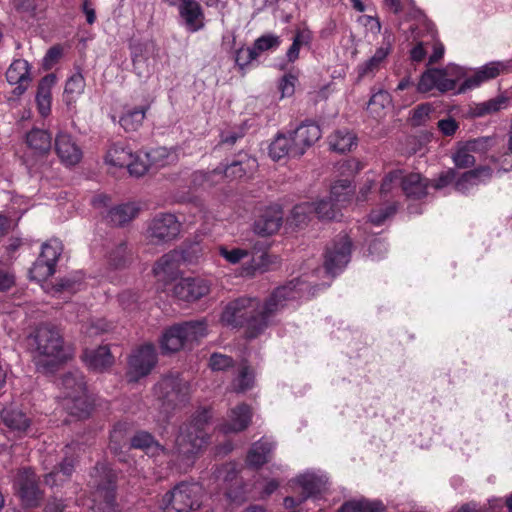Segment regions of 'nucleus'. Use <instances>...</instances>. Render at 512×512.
Here are the masks:
<instances>
[{"mask_svg":"<svg viewBox=\"0 0 512 512\" xmlns=\"http://www.w3.org/2000/svg\"><path fill=\"white\" fill-rule=\"evenodd\" d=\"M29 340L39 353L37 365L43 371L57 370L66 358L63 337L53 322H40Z\"/></svg>","mask_w":512,"mask_h":512,"instance_id":"2","label":"nucleus"},{"mask_svg":"<svg viewBox=\"0 0 512 512\" xmlns=\"http://www.w3.org/2000/svg\"><path fill=\"white\" fill-rule=\"evenodd\" d=\"M145 157L150 160L151 166L155 167H164L177 160L175 152L166 147H157L145 152Z\"/></svg>","mask_w":512,"mask_h":512,"instance_id":"48","label":"nucleus"},{"mask_svg":"<svg viewBox=\"0 0 512 512\" xmlns=\"http://www.w3.org/2000/svg\"><path fill=\"white\" fill-rule=\"evenodd\" d=\"M201 253L199 245H193L186 250L170 251L155 263L153 273L160 281H172L181 274V265L197 262Z\"/></svg>","mask_w":512,"mask_h":512,"instance_id":"5","label":"nucleus"},{"mask_svg":"<svg viewBox=\"0 0 512 512\" xmlns=\"http://www.w3.org/2000/svg\"><path fill=\"white\" fill-rule=\"evenodd\" d=\"M340 208L329 198L313 203V213L322 220L336 219Z\"/></svg>","mask_w":512,"mask_h":512,"instance_id":"53","label":"nucleus"},{"mask_svg":"<svg viewBox=\"0 0 512 512\" xmlns=\"http://www.w3.org/2000/svg\"><path fill=\"white\" fill-rule=\"evenodd\" d=\"M118 474L109 465L97 463L91 474L90 487L93 509L97 512H114L117 504Z\"/></svg>","mask_w":512,"mask_h":512,"instance_id":"3","label":"nucleus"},{"mask_svg":"<svg viewBox=\"0 0 512 512\" xmlns=\"http://www.w3.org/2000/svg\"><path fill=\"white\" fill-rule=\"evenodd\" d=\"M283 214L278 206L267 207L254 222V231L258 235L268 236L276 233L282 225Z\"/></svg>","mask_w":512,"mask_h":512,"instance_id":"22","label":"nucleus"},{"mask_svg":"<svg viewBox=\"0 0 512 512\" xmlns=\"http://www.w3.org/2000/svg\"><path fill=\"white\" fill-rule=\"evenodd\" d=\"M158 399L161 402L162 412L168 418L177 408L185 405L190 397V384L180 377L179 374L164 376L158 383Z\"/></svg>","mask_w":512,"mask_h":512,"instance_id":"4","label":"nucleus"},{"mask_svg":"<svg viewBox=\"0 0 512 512\" xmlns=\"http://www.w3.org/2000/svg\"><path fill=\"white\" fill-rule=\"evenodd\" d=\"M89 369L96 372H103L114 364V356L107 345L99 346L96 349H85L81 356Z\"/></svg>","mask_w":512,"mask_h":512,"instance_id":"24","label":"nucleus"},{"mask_svg":"<svg viewBox=\"0 0 512 512\" xmlns=\"http://www.w3.org/2000/svg\"><path fill=\"white\" fill-rule=\"evenodd\" d=\"M258 57V52L253 47L240 48L236 52V64L243 69Z\"/></svg>","mask_w":512,"mask_h":512,"instance_id":"63","label":"nucleus"},{"mask_svg":"<svg viewBox=\"0 0 512 512\" xmlns=\"http://www.w3.org/2000/svg\"><path fill=\"white\" fill-rule=\"evenodd\" d=\"M298 484L308 495H316L320 493L322 488V480L313 475H302L297 478Z\"/></svg>","mask_w":512,"mask_h":512,"instance_id":"58","label":"nucleus"},{"mask_svg":"<svg viewBox=\"0 0 512 512\" xmlns=\"http://www.w3.org/2000/svg\"><path fill=\"white\" fill-rule=\"evenodd\" d=\"M294 144L289 135L279 134L274 141L270 144L269 155L274 160H279L286 156L294 157Z\"/></svg>","mask_w":512,"mask_h":512,"instance_id":"42","label":"nucleus"},{"mask_svg":"<svg viewBox=\"0 0 512 512\" xmlns=\"http://www.w3.org/2000/svg\"><path fill=\"white\" fill-rule=\"evenodd\" d=\"M313 213V203L305 202L294 206L289 222L295 227H302L310 219Z\"/></svg>","mask_w":512,"mask_h":512,"instance_id":"50","label":"nucleus"},{"mask_svg":"<svg viewBox=\"0 0 512 512\" xmlns=\"http://www.w3.org/2000/svg\"><path fill=\"white\" fill-rule=\"evenodd\" d=\"M139 208L133 203H127L113 207L105 215L108 223L114 226H122L131 221L138 214Z\"/></svg>","mask_w":512,"mask_h":512,"instance_id":"35","label":"nucleus"},{"mask_svg":"<svg viewBox=\"0 0 512 512\" xmlns=\"http://www.w3.org/2000/svg\"><path fill=\"white\" fill-rule=\"evenodd\" d=\"M129 448L141 449L146 453L155 455L159 450H163L162 446L155 440L154 436L146 431H139L130 437Z\"/></svg>","mask_w":512,"mask_h":512,"instance_id":"39","label":"nucleus"},{"mask_svg":"<svg viewBox=\"0 0 512 512\" xmlns=\"http://www.w3.org/2000/svg\"><path fill=\"white\" fill-rule=\"evenodd\" d=\"M19 497L25 507H38L43 499V492L39 488V478L30 467L21 468L15 480Z\"/></svg>","mask_w":512,"mask_h":512,"instance_id":"12","label":"nucleus"},{"mask_svg":"<svg viewBox=\"0 0 512 512\" xmlns=\"http://www.w3.org/2000/svg\"><path fill=\"white\" fill-rule=\"evenodd\" d=\"M490 147L489 138H477L460 145L453 154V162L458 168H468L475 164L476 155H482Z\"/></svg>","mask_w":512,"mask_h":512,"instance_id":"18","label":"nucleus"},{"mask_svg":"<svg viewBox=\"0 0 512 512\" xmlns=\"http://www.w3.org/2000/svg\"><path fill=\"white\" fill-rule=\"evenodd\" d=\"M256 168V160L254 158L245 156L241 160L233 161L230 164L219 166L207 175L202 172H197L194 174V181L205 180L210 184H214L218 182V179H215L216 177L219 179L227 178L230 180H235L253 173Z\"/></svg>","mask_w":512,"mask_h":512,"instance_id":"11","label":"nucleus"},{"mask_svg":"<svg viewBox=\"0 0 512 512\" xmlns=\"http://www.w3.org/2000/svg\"><path fill=\"white\" fill-rule=\"evenodd\" d=\"M272 444L267 441L255 442L250 448L246 462L250 467L259 468L268 462Z\"/></svg>","mask_w":512,"mask_h":512,"instance_id":"38","label":"nucleus"},{"mask_svg":"<svg viewBox=\"0 0 512 512\" xmlns=\"http://www.w3.org/2000/svg\"><path fill=\"white\" fill-rule=\"evenodd\" d=\"M508 102V97L499 95L484 102L473 104L470 108V113L474 117H484L491 115L501 111L502 109H505L508 105Z\"/></svg>","mask_w":512,"mask_h":512,"instance_id":"37","label":"nucleus"},{"mask_svg":"<svg viewBox=\"0 0 512 512\" xmlns=\"http://www.w3.org/2000/svg\"><path fill=\"white\" fill-rule=\"evenodd\" d=\"M315 294V286L302 279H293L277 288L264 304L255 298L240 297L227 302L222 308L220 320H265L285 308H295L299 299Z\"/></svg>","mask_w":512,"mask_h":512,"instance_id":"1","label":"nucleus"},{"mask_svg":"<svg viewBox=\"0 0 512 512\" xmlns=\"http://www.w3.org/2000/svg\"><path fill=\"white\" fill-rule=\"evenodd\" d=\"M329 146L333 151L345 153L356 146V137L348 130H337L329 137Z\"/></svg>","mask_w":512,"mask_h":512,"instance_id":"41","label":"nucleus"},{"mask_svg":"<svg viewBox=\"0 0 512 512\" xmlns=\"http://www.w3.org/2000/svg\"><path fill=\"white\" fill-rule=\"evenodd\" d=\"M213 417L212 409L210 407H199L192 416L188 427L199 432H204V428L208 425Z\"/></svg>","mask_w":512,"mask_h":512,"instance_id":"56","label":"nucleus"},{"mask_svg":"<svg viewBox=\"0 0 512 512\" xmlns=\"http://www.w3.org/2000/svg\"><path fill=\"white\" fill-rule=\"evenodd\" d=\"M272 263L266 252H254L250 261L242 268V275L253 276L256 273L265 272Z\"/></svg>","mask_w":512,"mask_h":512,"instance_id":"45","label":"nucleus"},{"mask_svg":"<svg viewBox=\"0 0 512 512\" xmlns=\"http://www.w3.org/2000/svg\"><path fill=\"white\" fill-rule=\"evenodd\" d=\"M351 182L347 179L339 180L331 187L330 199L339 207L350 201L353 194Z\"/></svg>","mask_w":512,"mask_h":512,"instance_id":"47","label":"nucleus"},{"mask_svg":"<svg viewBox=\"0 0 512 512\" xmlns=\"http://www.w3.org/2000/svg\"><path fill=\"white\" fill-rule=\"evenodd\" d=\"M178 11L188 32L195 33L204 27V13L196 0H187Z\"/></svg>","mask_w":512,"mask_h":512,"instance_id":"25","label":"nucleus"},{"mask_svg":"<svg viewBox=\"0 0 512 512\" xmlns=\"http://www.w3.org/2000/svg\"><path fill=\"white\" fill-rule=\"evenodd\" d=\"M428 187L427 179L419 173L403 174L401 171L400 188L408 198L419 199L426 195Z\"/></svg>","mask_w":512,"mask_h":512,"instance_id":"27","label":"nucleus"},{"mask_svg":"<svg viewBox=\"0 0 512 512\" xmlns=\"http://www.w3.org/2000/svg\"><path fill=\"white\" fill-rule=\"evenodd\" d=\"M207 444V434L187 425L180 428L175 440V450L183 459H191Z\"/></svg>","mask_w":512,"mask_h":512,"instance_id":"16","label":"nucleus"},{"mask_svg":"<svg viewBox=\"0 0 512 512\" xmlns=\"http://www.w3.org/2000/svg\"><path fill=\"white\" fill-rule=\"evenodd\" d=\"M7 81L12 85H17L14 89V94L17 96L22 95L28 88L30 77V66L24 59H17L12 62L6 72Z\"/></svg>","mask_w":512,"mask_h":512,"instance_id":"23","label":"nucleus"},{"mask_svg":"<svg viewBox=\"0 0 512 512\" xmlns=\"http://www.w3.org/2000/svg\"><path fill=\"white\" fill-rule=\"evenodd\" d=\"M465 76V69L450 64L444 69H429L424 72L417 84V91L427 93L433 89L447 92L455 89L457 81Z\"/></svg>","mask_w":512,"mask_h":512,"instance_id":"8","label":"nucleus"},{"mask_svg":"<svg viewBox=\"0 0 512 512\" xmlns=\"http://www.w3.org/2000/svg\"><path fill=\"white\" fill-rule=\"evenodd\" d=\"M84 286L83 275L80 272L75 273L72 276L64 278L57 285L53 287L54 294L61 292L75 293L81 290Z\"/></svg>","mask_w":512,"mask_h":512,"instance_id":"54","label":"nucleus"},{"mask_svg":"<svg viewBox=\"0 0 512 512\" xmlns=\"http://www.w3.org/2000/svg\"><path fill=\"white\" fill-rule=\"evenodd\" d=\"M0 415L3 423L11 430L23 433L30 427V418L17 407L4 408Z\"/></svg>","mask_w":512,"mask_h":512,"instance_id":"32","label":"nucleus"},{"mask_svg":"<svg viewBox=\"0 0 512 512\" xmlns=\"http://www.w3.org/2000/svg\"><path fill=\"white\" fill-rule=\"evenodd\" d=\"M512 68V63H509V60L506 62L501 61H493L485 64L480 67L478 70L480 75H482L483 79L486 81L494 79L501 72H504L508 69Z\"/></svg>","mask_w":512,"mask_h":512,"instance_id":"57","label":"nucleus"},{"mask_svg":"<svg viewBox=\"0 0 512 512\" xmlns=\"http://www.w3.org/2000/svg\"><path fill=\"white\" fill-rule=\"evenodd\" d=\"M296 82L297 78L292 74H287L282 77L279 83L282 98L291 97L294 94Z\"/></svg>","mask_w":512,"mask_h":512,"instance_id":"64","label":"nucleus"},{"mask_svg":"<svg viewBox=\"0 0 512 512\" xmlns=\"http://www.w3.org/2000/svg\"><path fill=\"white\" fill-rule=\"evenodd\" d=\"M395 36L389 29H385L383 40L379 47L376 48L373 55L358 65L357 71L359 77L375 75L385 64L387 57L392 52Z\"/></svg>","mask_w":512,"mask_h":512,"instance_id":"15","label":"nucleus"},{"mask_svg":"<svg viewBox=\"0 0 512 512\" xmlns=\"http://www.w3.org/2000/svg\"><path fill=\"white\" fill-rule=\"evenodd\" d=\"M280 45V38L274 34H265L257 38L254 42L253 48L259 53L275 49Z\"/></svg>","mask_w":512,"mask_h":512,"instance_id":"60","label":"nucleus"},{"mask_svg":"<svg viewBox=\"0 0 512 512\" xmlns=\"http://www.w3.org/2000/svg\"><path fill=\"white\" fill-rule=\"evenodd\" d=\"M85 89V79L79 72L72 74L65 83L63 101L68 108L74 106Z\"/></svg>","mask_w":512,"mask_h":512,"instance_id":"34","label":"nucleus"},{"mask_svg":"<svg viewBox=\"0 0 512 512\" xmlns=\"http://www.w3.org/2000/svg\"><path fill=\"white\" fill-rule=\"evenodd\" d=\"M352 242L346 234L339 235L327 247L325 254V269L332 276L340 273L351 258Z\"/></svg>","mask_w":512,"mask_h":512,"instance_id":"13","label":"nucleus"},{"mask_svg":"<svg viewBox=\"0 0 512 512\" xmlns=\"http://www.w3.org/2000/svg\"><path fill=\"white\" fill-rule=\"evenodd\" d=\"M210 290V281L201 277H185L173 286L172 294L179 301L190 303L205 297Z\"/></svg>","mask_w":512,"mask_h":512,"instance_id":"14","label":"nucleus"},{"mask_svg":"<svg viewBox=\"0 0 512 512\" xmlns=\"http://www.w3.org/2000/svg\"><path fill=\"white\" fill-rule=\"evenodd\" d=\"M55 83L56 77L53 74H48L38 84L36 104L42 117H47L51 112V89Z\"/></svg>","mask_w":512,"mask_h":512,"instance_id":"28","label":"nucleus"},{"mask_svg":"<svg viewBox=\"0 0 512 512\" xmlns=\"http://www.w3.org/2000/svg\"><path fill=\"white\" fill-rule=\"evenodd\" d=\"M158 363L156 346L146 342L132 350L127 358L125 379L128 383H138L147 377Z\"/></svg>","mask_w":512,"mask_h":512,"instance_id":"6","label":"nucleus"},{"mask_svg":"<svg viewBox=\"0 0 512 512\" xmlns=\"http://www.w3.org/2000/svg\"><path fill=\"white\" fill-rule=\"evenodd\" d=\"M130 446V438L126 435V425L117 424L110 434L109 447L115 454L119 453L122 448Z\"/></svg>","mask_w":512,"mask_h":512,"instance_id":"51","label":"nucleus"},{"mask_svg":"<svg viewBox=\"0 0 512 512\" xmlns=\"http://www.w3.org/2000/svg\"><path fill=\"white\" fill-rule=\"evenodd\" d=\"M219 254L232 265L240 263L243 259L250 255L248 250L241 248H232L229 249L226 246H220L218 248Z\"/></svg>","mask_w":512,"mask_h":512,"instance_id":"59","label":"nucleus"},{"mask_svg":"<svg viewBox=\"0 0 512 512\" xmlns=\"http://www.w3.org/2000/svg\"><path fill=\"white\" fill-rule=\"evenodd\" d=\"M55 150L61 161L68 166L77 164L82 157L80 148L67 133L60 132L57 134Z\"/></svg>","mask_w":512,"mask_h":512,"instance_id":"26","label":"nucleus"},{"mask_svg":"<svg viewBox=\"0 0 512 512\" xmlns=\"http://www.w3.org/2000/svg\"><path fill=\"white\" fill-rule=\"evenodd\" d=\"M180 232V223L175 215L163 213L155 216L149 223L147 233L151 240L164 242L174 239Z\"/></svg>","mask_w":512,"mask_h":512,"instance_id":"17","label":"nucleus"},{"mask_svg":"<svg viewBox=\"0 0 512 512\" xmlns=\"http://www.w3.org/2000/svg\"><path fill=\"white\" fill-rule=\"evenodd\" d=\"M385 510L386 506L381 500L360 498L344 502L338 512H384Z\"/></svg>","mask_w":512,"mask_h":512,"instance_id":"36","label":"nucleus"},{"mask_svg":"<svg viewBox=\"0 0 512 512\" xmlns=\"http://www.w3.org/2000/svg\"><path fill=\"white\" fill-rule=\"evenodd\" d=\"M400 180H401V171L396 170L393 172H390L385 176V178L382 181L381 187H380V193L384 196L388 195L389 193L393 192L394 190H398L400 187Z\"/></svg>","mask_w":512,"mask_h":512,"instance_id":"61","label":"nucleus"},{"mask_svg":"<svg viewBox=\"0 0 512 512\" xmlns=\"http://www.w3.org/2000/svg\"><path fill=\"white\" fill-rule=\"evenodd\" d=\"M63 245L58 239H51L42 245L39 258L56 266V263L62 254Z\"/></svg>","mask_w":512,"mask_h":512,"instance_id":"49","label":"nucleus"},{"mask_svg":"<svg viewBox=\"0 0 512 512\" xmlns=\"http://www.w3.org/2000/svg\"><path fill=\"white\" fill-rule=\"evenodd\" d=\"M200 506V487L187 482L174 486L162 500L164 512H193Z\"/></svg>","mask_w":512,"mask_h":512,"instance_id":"7","label":"nucleus"},{"mask_svg":"<svg viewBox=\"0 0 512 512\" xmlns=\"http://www.w3.org/2000/svg\"><path fill=\"white\" fill-rule=\"evenodd\" d=\"M390 104V94L387 91L379 90L371 96L367 109L375 119H380L385 115V110Z\"/></svg>","mask_w":512,"mask_h":512,"instance_id":"46","label":"nucleus"},{"mask_svg":"<svg viewBox=\"0 0 512 512\" xmlns=\"http://www.w3.org/2000/svg\"><path fill=\"white\" fill-rule=\"evenodd\" d=\"M290 136L294 144V157H300L321 138L322 131L317 124L305 122L291 132Z\"/></svg>","mask_w":512,"mask_h":512,"instance_id":"19","label":"nucleus"},{"mask_svg":"<svg viewBox=\"0 0 512 512\" xmlns=\"http://www.w3.org/2000/svg\"><path fill=\"white\" fill-rule=\"evenodd\" d=\"M492 170L481 167L465 172L455 183V188L461 193L468 192L473 186L484 183L491 178Z\"/></svg>","mask_w":512,"mask_h":512,"instance_id":"30","label":"nucleus"},{"mask_svg":"<svg viewBox=\"0 0 512 512\" xmlns=\"http://www.w3.org/2000/svg\"><path fill=\"white\" fill-rule=\"evenodd\" d=\"M205 322H181L167 329L161 339L160 348L163 354L175 353L181 350L185 343L197 338Z\"/></svg>","mask_w":512,"mask_h":512,"instance_id":"9","label":"nucleus"},{"mask_svg":"<svg viewBox=\"0 0 512 512\" xmlns=\"http://www.w3.org/2000/svg\"><path fill=\"white\" fill-rule=\"evenodd\" d=\"M223 490L226 499L231 504L239 506L247 500L246 484L233 466L225 468Z\"/></svg>","mask_w":512,"mask_h":512,"instance_id":"21","label":"nucleus"},{"mask_svg":"<svg viewBox=\"0 0 512 512\" xmlns=\"http://www.w3.org/2000/svg\"><path fill=\"white\" fill-rule=\"evenodd\" d=\"M54 272L55 266L38 257L29 273L32 280L42 282L52 276Z\"/></svg>","mask_w":512,"mask_h":512,"instance_id":"55","label":"nucleus"},{"mask_svg":"<svg viewBox=\"0 0 512 512\" xmlns=\"http://www.w3.org/2000/svg\"><path fill=\"white\" fill-rule=\"evenodd\" d=\"M64 401V407L68 413L79 419L87 418L93 409L92 401L87 395V390L64 399Z\"/></svg>","mask_w":512,"mask_h":512,"instance_id":"33","label":"nucleus"},{"mask_svg":"<svg viewBox=\"0 0 512 512\" xmlns=\"http://www.w3.org/2000/svg\"><path fill=\"white\" fill-rule=\"evenodd\" d=\"M251 421V410L246 404H240L231 410L230 421L221 426L224 433L241 432Z\"/></svg>","mask_w":512,"mask_h":512,"instance_id":"29","label":"nucleus"},{"mask_svg":"<svg viewBox=\"0 0 512 512\" xmlns=\"http://www.w3.org/2000/svg\"><path fill=\"white\" fill-rule=\"evenodd\" d=\"M132 158V150L123 143L112 145L106 154V163L115 167H125Z\"/></svg>","mask_w":512,"mask_h":512,"instance_id":"43","label":"nucleus"},{"mask_svg":"<svg viewBox=\"0 0 512 512\" xmlns=\"http://www.w3.org/2000/svg\"><path fill=\"white\" fill-rule=\"evenodd\" d=\"M234 366L232 357L220 353H213L209 359V367L213 371H224Z\"/></svg>","mask_w":512,"mask_h":512,"instance_id":"62","label":"nucleus"},{"mask_svg":"<svg viewBox=\"0 0 512 512\" xmlns=\"http://www.w3.org/2000/svg\"><path fill=\"white\" fill-rule=\"evenodd\" d=\"M146 107H135L125 111L120 117L119 124L127 132L136 131L143 123Z\"/></svg>","mask_w":512,"mask_h":512,"instance_id":"44","label":"nucleus"},{"mask_svg":"<svg viewBox=\"0 0 512 512\" xmlns=\"http://www.w3.org/2000/svg\"><path fill=\"white\" fill-rule=\"evenodd\" d=\"M150 166V160L145 157V153L132 152V158L129 159L125 167L128 169L130 175L140 177L148 171Z\"/></svg>","mask_w":512,"mask_h":512,"instance_id":"52","label":"nucleus"},{"mask_svg":"<svg viewBox=\"0 0 512 512\" xmlns=\"http://www.w3.org/2000/svg\"><path fill=\"white\" fill-rule=\"evenodd\" d=\"M160 50L153 42L139 43L132 46L133 69L141 79L149 78L157 69Z\"/></svg>","mask_w":512,"mask_h":512,"instance_id":"10","label":"nucleus"},{"mask_svg":"<svg viewBox=\"0 0 512 512\" xmlns=\"http://www.w3.org/2000/svg\"><path fill=\"white\" fill-rule=\"evenodd\" d=\"M51 135L43 129L34 128L26 135L27 145L37 153H46L51 148Z\"/></svg>","mask_w":512,"mask_h":512,"instance_id":"40","label":"nucleus"},{"mask_svg":"<svg viewBox=\"0 0 512 512\" xmlns=\"http://www.w3.org/2000/svg\"><path fill=\"white\" fill-rule=\"evenodd\" d=\"M410 35H407L405 30H402L405 34L406 40L418 41L420 38L424 37L422 34L425 31V37L430 40V43H433V53L429 58L430 63H435L440 60L444 55V45L436 41V31L434 25L427 21L426 19H420L417 24H411L409 26Z\"/></svg>","mask_w":512,"mask_h":512,"instance_id":"20","label":"nucleus"},{"mask_svg":"<svg viewBox=\"0 0 512 512\" xmlns=\"http://www.w3.org/2000/svg\"><path fill=\"white\" fill-rule=\"evenodd\" d=\"M60 384L64 390L65 399L87 390L85 377L77 369L64 373L60 378Z\"/></svg>","mask_w":512,"mask_h":512,"instance_id":"31","label":"nucleus"}]
</instances>
